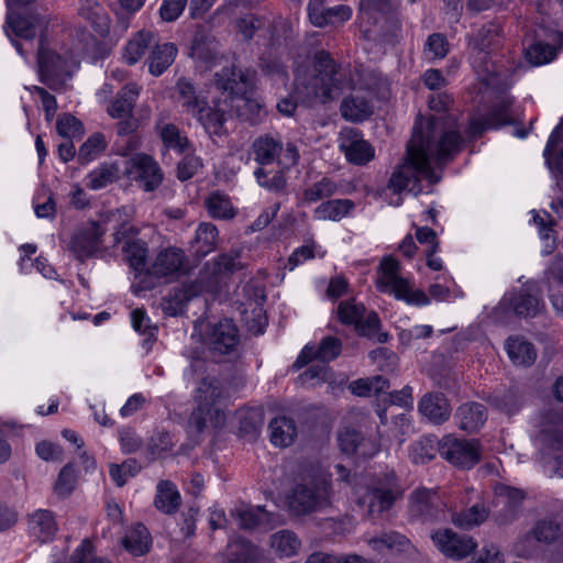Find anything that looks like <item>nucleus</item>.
<instances>
[{
    "instance_id": "f257e3e1",
    "label": "nucleus",
    "mask_w": 563,
    "mask_h": 563,
    "mask_svg": "<svg viewBox=\"0 0 563 563\" xmlns=\"http://www.w3.org/2000/svg\"><path fill=\"white\" fill-rule=\"evenodd\" d=\"M462 136L456 130L444 131L440 120L431 117H418L412 136L407 144V159L390 176L388 188L394 194L408 191L418 196L422 192L421 179L430 185L440 181L435 175L431 161L438 165L443 164L446 157L459 152Z\"/></svg>"
},
{
    "instance_id": "f03ea898",
    "label": "nucleus",
    "mask_w": 563,
    "mask_h": 563,
    "mask_svg": "<svg viewBox=\"0 0 563 563\" xmlns=\"http://www.w3.org/2000/svg\"><path fill=\"white\" fill-rule=\"evenodd\" d=\"M312 66L314 75L307 81L298 82L294 96L277 102L276 108L283 115L291 117L299 101L325 103L338 98L346 87L352 90L361 88L353 79L346 80V73L324 49L316 52Z\"/></svg>"
},
{
    "instance_id": "7ed1b4c3",
    "label": "nucleus",
    "mask_w": 563,
    "mask_h": 563,
    "mask_svg": "<svg viewBox=\"0 0 563 563\" xmlns=\"http://www.w3.org/2000/svg\"><path fill=\"white\" fill-rule=\"evenodd\" d=\"M332 475L320 466L303 471L287 495L289 511L295 517L322 512L332 506Z\"/></svg>"
},
{
    "instance_id": "20e7f679",
    "label": "nucleus",
    "mask_w": 563,
    "mask_h": 563,
    "mask_svg": "<svg viewBox=\"0 0 563 563\" xmlns=\"http://www.w3.org/2000/svg\"><path fill=\"white\" fill-rule=\"evenodd\" d=\"M399 262L391 256L382 260L379 275L376 280L378 291L391 294L396 299L404 300L409 305H428L430 299L426 292L420 289H412L409 280L399 275Z\"/></svg>"
},
{
    "instance_id": "39448f33",
    "label": "nucleus",
    "mask_w": 563,
    "mask_h": 563,
    "mask_svg": "<svg viewBox=\"0 0 563 563\" xmlns=\"http://www.w3.org/2000/svg\"><path fill=\"white\" fill-rule=\"evenodd\" d=\"M119 211H107L98 221H91L79 229L69 242V251L80 262L95 256L102 249V236L107 232L106 225L111 220H118Z\"/></svg>"
},
{
    "instance_id": "423d86ee",
    "label": "nucleus",
    "mask_w": 563,
    "mask_h": 563,
    "mask_svg": "<svg viewBox=\"0 0 563 563\" xmlns=\"http://www.w3.org/2000/svg\"><path fill=\"white\" fill-rule=\"evenodd\" d=\"M338 316L342 323L353 324L356 332L368 339H374L380 343L387 342L389 335L386 332H379L380 320L375 311L366 310L363 303L353 300L341 301L338 306Z\"/></svg>"
},
{
    "instance_id": "0eeeda50",
    "label": "nucleus",
    "mask_w": 563,
    "mask_h": 563,
    "mask_svg": "<svg viewBox=\"0 0 563 563\" xmlns=\"http://www.w3.org/2000/svg\"><path fill=\"white\" fill-rule=\"evenodd\" d=\"M37 65L41 81L52 90L64 89L71 77L69 62L45 48L42 42L37 53Z\"/></svg>"
},
{
    "instance_id": "6e6552de",
    "label": "nucleus",
    "mask_w": 563,
    "mask_h": 563,
    "mask_svg": "<svg viewBox=\"0 0 563 563\" xmlns=\"http://www.w3.org/2000/svg\"><path fill=\"white\" fill-rule=\"evenodd\" d=\"M410 514L423 522L445 521L449 508L437 489L418 488L410 497Z\"/></svg>"
},
{
    "instance_id": "1a4fd4ad",
    "label": "nucleus",
    "mask_w": 563,
    "mask_h": 563,
    "mask_svg": "<svg viewBox=\"0 0 563 563\" xmlns=\"http://www.w3.org/2000/svg\"><path fill=\"white\" fill-rule=\"evenodd\" d=\"M500 32L501 27L498 23L489 22L483 25L476 35V47L478 52L473 59V68L486 86L493 85L496 76L494 64L487 60L486 49L499 43Z\"/></svg>"
},
{
    "instance_id": "9d476101",
    "label": "nucleus",
    "mask_w": 563,
    "mask_h": 563,
    "mask_svg": "<svg viewBox=\"0 0 563 563\" xmlns=\"http://www.w3.org/2000/svg\"><path fill=\"white\" fill-rule=\"evenodd\" d=\"M439 454L461 468H472L481 460L477 440L459 439L453 435H446L439 441Z\"/></svg>"
},
{
    "instance_id": "9b49d317",
    "label": "nucleus",
    "mask_w": 563,
    "mask_h": 563,
    "mask_svg": "<svg viewBox=\"0 0 563 563\" xmlns=\"http://www.w3.org/2000/svg\"><path fill=\"white\" fill-rule=\"evenodd\" d=\"M128 175L145 191H154L164 179L158 163L150 155L135 154L129 161Z\"/></svg>"
},
{
    "instance_id": "f8f14e48",
    "label": "nucleus",
    "mask_w": 563,
    "mask_h": 563,
    "mask_svg": "<svg viewBox=\"0 0 563 563\" xmlns=\"http://www.w3.org/2000/svg\"><path fill=\"white\" fill-rule=\"evenodd\" d=\"M236 27L245 40H251L256 32L264 31V36L267 35L271 44L276 45L279 44L282 38H286L290 25L283 19H278L272 23L265 18L246 14L239 19Z\"/></svg>"
},
{
    "instance_id": "ddd939ff",
    "label": "nucleus",
    "mask_w": 563,
    "mask_h": 563,
    "mask_svg": "<svg viewBox=\"0 0 563 563\" xmlns=\"http://www.w3.org/2000/svg\"><path fill=\"white\" fill-rule=\"evenodd\" d=\"M431 539L441 553L455 560L468 556L477 548L472 537L460 534L449 528L437 530L431 534Z\"/></svg>"
},
{
    "instance_id": "4468645a",
    "label": "nucleus",
    "mask_w": 563,
    "mask_h": 563,
    "mask_svg": "<svg viewBox=\"0 0 563 563\" xmlns=\"http://www.w3.org/2000/svg\"><path fill=\"white\" fill-rule=\"evenodd\" d=\"M255 80V71L249 68L241 69L235 65L223 67L216 74V86L223 92L235 98L246 95L252 89Z\"/></svg>"
},
{
    "instance_id": "2eb2a0df",
    "label": "nucleus",
    "mask_w": 563,
    "mask_h": 563,
    "mask_svg": "<svg viewBox=\"0 0 563 563\" xmlns=\"http://www.w3.org/2000/svg\"><path fill=\"white\" fill-rule=\"evenodd\" d=\"M511 100L504 98L496 103L484 118H474L470 122L467 133L471 137H479L487 129H499L510 124L511 119Z\"/></svg>"
},
{
    "instance_id": "dca6fc26",
    "label": "nucleus",
    "mask_w": 563,
    "mask_h": 563,
    "mask_svg": "<svg viewBox=\"0 0 563 563\" xmlns=\"http://www.w3.org/2000/svg\"><path fill=\"white\" fill-rule=\"evenodd\" d=\"M174 100L181 111L194 118L208 104L207 97L187 78H179L174 88Z\"/></svg>"
},
{
    "instance_id": "f3484780",
    "label": "nucleus",
    "mask_w": 563,
    "mask_h": 563,
    "mask_svg": "<svg viewBox=\"0 0 563 563\" xmlns=\"http://www.w3.org/2000/svg\"><path fill=\"white\" fill-rule=\"evenodd\" d=\"M340 148L346 159L355 165H364L374 157L373 146L356 129H346L341 133Z\"/></svg>"
},
{
    "instance_id": "a211bd4d",
    "label": "nucleus",
    "mask_w": 563,
    "mask_h": 563,
    "mask_svg": "<svg viewBox=\"0 0 563 563\" xmlns=\"http://www.w3.org/2000/svg\"><path fill=\"white\" fill-rule=\"evenodd\" d=\"M26 523L30 537L41 544L52 542L58 531L55 514L49 509H37L29 514Z\"/></svg>"
},
{
    "instance_id": "6ab92c4d",
    "label": "nucleus",
    "mask_w": 563,
    "mask_h": 563,
    "mask_svg": "<svg viewBox=\"0 0 563 563\" xmlns=\"http://www.w3.org/2000/svg\"><path fill=\"white\" fill-rule=\"evenodd\" d=\"M342 351V342L334 336L323 338L318 345H306L299 356L297 357L294 366L302 367L313 360L328 363L335 360Z\"/></svg>"
},
{
    "instance_id": "aec40b11",
    "label": "nucleus",
    "mask_w": 563,
    "mask_h": 563,
    "mask_svg": "<svg viewBox=\"0 0 563 563\" xmlns=\"http://www.w3.org/2000/svg\"><path fill=\"white\" fill-rule=\"evenodd\" d=\"M240 342L239 331L230 319L220 320L211 328L210 347L220 354H230Z\"/></svg>"
},
{
    "instance_id": "412c9836",
    "label": "nucleus",
    "mask_w": 563,
    "mask_h": 563,
    "mask_svg": "<svg viewBox=\"0 0 563 563\" xmlns=\"http://www.w3.org/2000/svg\"><path fill=\"white\" fill-rule=\"evenodd\" d=\"M338 440L342 452L349 455L369 457L378 452L376 440L365 438L355 429L346 428L339 433Z\"/></svg>"
},
{
    "instance_id": "4be33fe9",
    "label": "nucleus",
    "mask_w": 563,
    "mask_h": 563,
    "mask_svg": "<svg viewBox=\"0 0 563 563\" xmlns=\"http://www.w3.org/2000/svg\"><path fill=\"white\" fill-rule=\"evenodd\" d=\"M419 412L435 424H441L451 417L452 408L442 393H428L418 402Z\"/></svg>"
},
{
    "instance_id": "5701e85b",
    "label": "nucleus",
    "mask_w": 563,
    "mask_h": 563,
    "mask_svg": "<svg viewBox=\"0 0 563 563\" xmlns=\"http://www.w3.org/2000/svg\"><path fill=\"white\" fill-rule=\"evenodd\" d=\"M185 263V253L181 249L169 246L162 249L155 257L151 273L157 277L172 276L179 273Z\"/></svg>"
},
{
    "instance_id": "b1692460",
    "label": "nucleus",
    "mask_w": 563,
    "mask_h": 563,
    "mask_svg": "<svg viewBox=\"0 0 563 563\" xmlns=\"http://www.w3.org/2000/svg\"><path fill=\"white\" fill-rule=\"evenodd\" d=\"M455 419L461 430L473 433L484 426L487 419V410L483 404L465 402L457 408Z\"/></svg>"
},
{
    "instance_id": "393cba45",
    "label": "nucleus",
    "mask_w": 563,
    "mask_h": 563,
    "mask_svg": "<svg viewBox=\"0 0 563 563\" xmlns=\"http://www.w3.org/2000/svg\"><path fill=\"white\" fill-rule=\"evenodd\" d=\"M225 397L223 384L217 377L202 378L195 391V401L199 408L218 409L217 405Z\"/></svg>"
},
{
    "instance_id": "a878e982",
    "label": "nucleus",
    "mask_w": 563,
    "mask_h": 563,
    "mask_svg": "<svg viewBox=\"0 0 563 563\" xmlns=\"http://www.w3.org/2000/svg\"><path fill=\"white\" fill-rule=\"evenodd\" d=\"M227 563H260L263 553L257 545L243 538L229 541L225 551Z\"/></svg>"
},
{
    "instance_id": "bb28decb",
    "label": "nucleus",
    "mask_w": 563,
    "mask_h": 563,
    "mask_svg": "<svg viewBox=\"0 0 563 563\" xmlns=\"http://www.w3.org/2000/svg\"><path fill=\"white\" fill-rule=\"evenodd\" d=\"M541 442L547 455L556 462V472L563 476V423L553 428L544 427L541 431Z\"/></svg>"
},
{
    "instance_id": "cd10ccee",
    "label": "nucleus",
    "mask_w": 563,
    "mask_h": 563,
    "mask_svg": "<svg viewBox=\"0 0 563 563\" xmlns=\"http://www.w3.org/2000/svg\"><path fill=\"white\" fill-rule=\"evenodd\" d=\"M369 547L384 556H394L407 552L411 548L409 539L405 536L390 531L377 538L368 540Z\"/></svg>"
},
{
    "instance_id": "c85d7f7f",
    "label": "nucleus",
    "mask_w": 563,
    "mask_h": 563,
    "mask_svg": "<svg viewBox=\"0 0 563 563\" xmlns=\"http://www.w3.org/2000/svg\"><path fill=\"white\" fill-rule=\"evenodd\" d=\"M140 95V87L130 82L125 85L111 101L108 113L111 118H125L133 113V108Z\"/></svg>"
},
{
    "instance_id": "c756f323",
    "label": "nucleus",
    "mask_w": 563,
    "mask_h": 563,
    "mask_svg": "<svg viewBox=\"0 0 563 563\" xmlns=\"http://www.w3.org/2000/svg\"><path fill=\"white\" fill-rule=\"evenodd\" d=\"M181 504V496L176 485L167 479H162L156 486L154 506L166 515H174Z\"/></svg>"
},
{
    "instance_id": "7c9ffc66",
    "label": "nucleus",
    "mask_w": 563,
    "mask_h": 563,
    "mask_svg": "<svg viewBox=\"0 0 563 563\" xmlns=\"http://www.w3.org/2000/svg\"><path fill=\"white\" fill-rule=\"evenodd\" d=\"M556 44H550L541 40L534 41L526 48L527 60L534 66H540L552 62L563 45V33H558L553 38Z\"/></svg>"
},
{
    "instance_id": "2f4dec72",
    "label": "nucleus",
    "mask_w": 563,
    "mask_h": 563,
    "mask_svg": "<svg viewBox=\"0 0 563 563\" xmlns=\"http://www.w3.org/2000/svg\"><path fill=\"white\" fill-rule=\"evenodd\" d=\"M355 205L350 199H333L321 202L312 213V218L317 221H334L338 222L349 216Z\"/></svg>"
},
{
    "instance_id": "473e14b6",
    "label": "nucleus",
    "mask_w": 563,
    "mask_h": 563,
    "mask_svg": "<svg viewBox=\"0 0 563 563\" xmlns=\"http://www.w3.org/2000/svg\"><path fill=\"white\" fill-rule=\"evenodd\" d=\"M242 268L243 264L240 261V252L235 250L220 254L214 257L211 263L207 264V269L216 283H219L221 278L228 277Z\"/></svg>"
},
{
    "instance_id": "72a5a7b5",
    "label": "nucleus",
    "mask_w": 563,
    "mask_h": 563,
    "mask_svg": "<svg viewBox=\"0 0 563 563\" xmlns=\"http://www.w3.org/2000/svg\"><path fill=\"white\" fill-rule=\"evenodd\" d=\"M219 44L202 29L196 30L190 47V56L203 63H211L218 55Z\"/></svg>"
},
{
    "instance_id": "f704fd0d",
    "label": "nucleus",
    "mask_w": 563,
    "mask_h": 563,
    "mask_svg": "<svg viewBox=\"0 0 563 563\" xmlns=\"http://www.w3.org/2000/svg\"><path fill=\"white\" fill-rule=\"evenodd\" d=\"M240 421V434L254 441L261 433L264 426V410L261 407L244 408L238 412Z\"/></svg>"
},
{
    "instance_id": "c9c22d12",
    "label": "nucleus",
    "mask_w": 563,
    "mask_h": 563,
    "mask_svg": "<svg viewBox=\"0 0 563 563\" xmlns=\"http://www.w3.org/2000/svg\"><path fill=\"white\" fill-rule=\"evenodd\" d=\"M393 10L391 0H360V13L362 26H364V33L368 36L373 33L369 27L371 24L375 25L378 21L376 13L386 14Z\"/></svg>"
},
{
    "instance_id": "e433bc0d",
    "label": "nucleus",
    "mask_w": 563,
    "mask_h": 563,
    "mask_svg": "<svg viewBox=\"0 0 563 563\" xmlns=\"http://www.w3.org/2000/svg\"><path fill=\"white\" fill-rule=\"evenodd\" d=\"M255 161L264 167L271 165L283 152V144L279 139L271 135H262L257 137L253 145Z\"/></svg>"
},
{
    "instance_id": "4c0bfd02",
    "label": "nucleus",
    "mask_w": 563,
    "mask_h": 563,
    "mask_svg": "<svg viewBox=\"0 0 563 563\" xmlns=\"http://www.w3.org/2000/svg\"><path fill=\"white\" fill-rule=\"evenodd\" d=\"M399 496V492L395 487H375L365 497L368 504V512L372 517L379 515L391 508Z\"/></svg>"
},
{
    "instance_id": "58836bf2",
    "label": "nucleus",
    "mask_w": 563,
    "mask_h": 563,
    "mask_svg": "<svg viewBox=\"0 0 563 563\" xmlns=\"http://www.w3.org/2000/svg\"><path fill=\"white\" fill-rule=\"evenodd\" d=\"M271 431V442L275 446L286 448L292 444L296 437V424L288 417H277L273 419L268 427Z\"/></svg>"
},
{
    "instance_id": "ea45409f",
    "label": "nucleus",
    "mask_w": 563,
    "mask_h": 563,
    "mask_svg": "<svg viewBox=\"0 0 563 563\" xmlns=\"http://www.w3.org/2000/svg\"><path fill=\"white\" fill-rule=\"evenodd\" d=\"M339 191L338 184L329 178L322 177L320 180L307 186L301 195L300 205L309 206L317 201L330 198Z\"/></svg>"
},
{
    "instance_id": "a19ab883",
    "label": "nucleus",
    "mask_w": 563,
    "mask_h": 563,
    "mask_svg": "<svg viewBox=\"0 0 563 563\" xmlns=\"http://www.w3.org/2000/svg\"><path fill=\"white\" fill-rule=\"evenodd\" d=\"M231 516L236 520L239 527L244 530H252L269 520L268 512L263 507L241 506L231 510Z\"/></svg>"
},
{
    "instance_id": "79ce46f5",
    "label": "nucleus",
    "mask_w": 563,
    "mask_h": 563,
    "mask_svg": "<svg viewBox=\"0 0 563 563\" xmlns=\"http://www.w3.org/2000/svg\"><path fill=\"white\" fill-rule=\"evenodd\" d=\"M78 14L98 32L108 27L107 12L98 0H79Z\"/></svg>"
},
{
    "instance_id": "37998d69",
    "label": "nucleus",
    "mask_w": 563,
    "mask_h": 563,
    "mask_svg": "<svg viewBox=\"0 0 563 563\" xmlns=\"http://www.w3.org/2000/svg\"><path fill=\"white\" fill-rule=\"evenodd\" d=\"M506 349L510 360L518 365H531L537 358L533 344L522 338H509Z\"/></svg>"
},
{
    "instance_id": "c03bdc74",
    "label": "nucleus",
    "mask_w": 563,
    "mask_h": 563,
    "mask_svg": "<svg viewBox=\"0 0 563 563\" xmlns=\"http://www.w3.org/2000/svg\"><path fill=\"white\" fill-rule=\"evenodd\" d=\"M177 47L173 43L156 45L150 56V73L154 76L162 75L174 62Z\"/></svg>"
},
{
    "instance_id": "a18cd8bd",
    "label": "nucleus",
    "mask_w": 563,
    "mask_h": 563,
    "mask_svg": "<svg viewBox=\"0 0 563 563\" xmlns=\"http://www.w3.org/2000/svg\"><path fill=\"white\" fill-rule=\"evenodd\" d=\"M525 498L520 489L512 487H504L500 489L497 503L504 506L505 514L499 517L501 523H507L514 520Z\"/></svg>"
},
{
    "instance_id": "49530a36",
    "label": "nucleus",
    "mask_w": 563,
    "mask_h": 563,
    "mask_svg": "<svg viewBox=\"0 0 563 563\" xmlns=\"http://www.w3.org/2000/svg\"><path fill=\"white\" fill-rule=\"evenodd\" d=\"M340 110L342 117L352 122L363 121L372 114L369 102L365 98L358 96L344 98Z\"/></svg>"
},
{
    "instance_id": "de8ad7c7",
    "label": "nucleus",
    "mask_w": 563,
    "mask_h": 563,
    "mask_svg": "<svg viewBox=\"0 0 563 563\" xmlns=\"http://www.w3.org/2000/svg\"><path fill=\"white\" fill-rule=\"evenodd\" d=\"M218 243V229L209 222L200 223L196 230L195 252L199 257H205L214 251Z\"/></svg>"
},
{
    "instance_id": "09e8293b",
    "label": "nucleus",
    "mask_w": 563,
    "mask_h": 563,
    "mask_svg": "<svg viewBox=\"0 0 563 563\" xmlns=\"http://www.w3.org/2000/svg\"><path fill=\"white\" fill-rule=\"evenodd\" d=\"M123 253L130 267L135 272H143L146 268L147 244L141 239H131L124 243Z\"/></svg>"
},
{
    "instance_id": "8fccbe9b",
    "label": "nucleus",
    "mask_w": 563,
    "mask_h": 563,
    "mask_svg": "<svg viewBox=\"0 0 563 563\" xmlns=\"http://www.w3.org/2000/svg\"><path fill=\"white\" fill-rule=\"evenodd\" d=\"M126 551L135 556L144 555L150 550V533L146 527L137 523L122 540Z\"/></svg>"
},
{
    "instance_id": "3c124183",
    "label": "nucleus",
    "mask_w": 563,
    "mask_h": 563,
    "mask_svg": "<svg viewBox=\"0 0 563 563\" xmlns=\"http://www.w3.org/2000/svg\"><path fill=\"white\" fill-rule=\"evenodd\" d=\"M271 547L279 556L289 558L298 553L301 542L294 531L280 530L272 534Z\"/></svg>"
},
{
    "instance_id": "603ef678",
    "label": "nucleus",
    "mask_w": 563,
    "mask_h": 563,
    "mask_svg": "<svg viewBox=\"0 0 563 563\" xmlns=\"http://www.w3.org/2000/svg\"><path fill=\"white\" fill-rule=\"evenodd\" d=\"M205 206L209 216L213 219L228 220L235 216V210L229 196L220 191L211 192L207 197Z\"/></svg>"
},
{
    "instance_id": "864d4df0",
    "label": "nucleus",
    "mask_w": 563,
    "mask_h": 563,
    "mask_svg": "<svg viewBox=\"0 0 563 563\" xmlns=\"http://www.w3.org/2000/svg\"><path fill=\"white\" fill-rule=\"evenodd\" d=\"M155 35L151 32L140 31L130 40L124 49V59L129 65L137 63L145 54L150 44L154 42Z\"/></svg>"
},
{
    "instance_id": "5fc2aeb1",
    "label": "nucleus",
    "mask_w": 563,
    "mask_h": 563,
    "mask_svg": "<svg viewBox=\"0 0 563 563\" xmlns=\"http://www.w3.org/2000/svg\"><path fill=\"white\" fill-rule=\"evenodd\" d=\"M235 101L234 107L240 120L249 122L251 125H256L262 121L263 107L256 99L242 95L235 98Z\"/></svg>"
},
{
    "instance_id": "6e6d98bb",
    "label": "nucleus",
    "mask_w": 563,
    "mask_h": 563,
    "mask_svg": "<svg viewBox=\"0 0 563 563\" xmlns=\"http://www.w3.org/2000/svg\"><path fill=\"white\" fill-rule=\"evenodd\" d=\"M32 20L29 14H22L8 10L7 13V27L5 32L9 34V30L19 37L32 40L35 37V31L32 26Z\"/></svg>"
},
{
    "instance_id": "4d7b16f0",
    "label": "nucleus",
    "mask_w": 563,
    "mask_h": 563,
    "mask_svg": "<svg viewBox=\"0 0 563 563\" xmlns=\"http://www.w3.org/2000/svg\"><path fill=\"white\" fill-rule=\"evenodd\" d=\"M439 452V442L433 437H422L410 450V457L416 464H426L433 460Z\"/></svg>"
},
{
    "instance_id": "13d9d810",
    "label": "nucleus",
    "mask_w": 563,
    "mask_h": 563,
    "mask_svg": "<svg viewBox=\"0 0 563 563\" xmlns=\"http://www.w3.org/2000/svg\"><path fill=\"white\" fill-rule=\"evenodd\" d=\"M510 307L518 316L534 317L540 311L541 302L536 296L521 290L510 297Z\"/></svg>"
},
{
    "instance_id": "bf43d9fd",
    "label": "nucleus",
    "mask_w": 563,
    "mask_h": 563,
    "mask_svg": "<svg viewBox=\"0 0 563 563\" xmlns=\"http://www.w3.org/2000/svg\"><path fill=\"white\" fill-rule=\"evenodd\" d=\"M202 124L209 134L220 135L223 133L225 113L218 108H211L209 103L201 113L195 117Z\"/></svg>"
},
{
    "instance_id": "052dcab7",
    "label": "nucleus",
    "mask_w": 563,
    "mask_h": 563,
    "mask_svg": "<svg viewBox=\"0 0 563 563\" xmlns=\"http://www.w3.org/2000/svg\"><path fill=\"white\" fill-rule=\"evenodd\" d=\"M254 176L258 185L273 192H282L285 190L287 180L282 169L268 170L265 167H258L254 172Z\"/></svg>"
},
{
    "instance_id": "680f3d73",
    "label": "nucleus",
    "mask_w": 563,
    "mask_h": 563,
    "mask_svg": "<svg viewBox=\"0 0 563 563\" xmlns=\"http://www.w3.org/2000/svg\"><path fill=\"white\" fill-rule=\"evenodd\" d=\"M191 287L192 286H189L185 289H173L168 296L164 298L162 303L164 313L172 317L181 314L186 308L187 301L190 300L191 296L194 295L190 291Z\"/></svg>"
},
{
    "instance_id": "e2e57ef3",
    "label": "nucleus",
    "mask_w": 563,
    "mask_h": 563,
    "mask_svg": "<svg viewBox=\"0 0 563 563\" xmlns=\"http://www.w3.org/2000/svg\"><path fill=\"white\" fill-rule=\"evenodd\" d=\"M216 420L214 424L219 426L224 420V415L220 409L197 408L191 412L188 426L191 431L201 433L207 427V419Z\"/></svg>"
},
{
    "instance_id": "0e129e2a",
    "label": "nucleus",
    "mask_w": 563,
    "mask_h": 563,
    "mask_svg": "<svg viewBox=\"0 0 563 563\" xmlns=\"http://www.w3.org/2000/svg\"><path fill=\"white\" fill-rule=\"evenodd\" d=\"M488 517V510L484 505L475 504L471 508L452 516L455 526L462 529H470L483 523Z\"/></svg>"
},
{
    "instance_id": "69168bd1",
    "label": "nucleus",
    "mask_w": 563,
    "mask_h": 563,
    "mask_svg": "<svg viewBox=\"0 0 563 563\" xmlns=\"http://www.w3.org/2000/svg\"><path fill=\"white\" fill-rule=\"evenodd\" d=\"M159 135L166 148L174 150L179 154L184 153L189 145L187 136L175 124H164Z\"/></svg>"
},
{
    "instance_id": "338daca9",
    "label": "nucleus",
    "mask_w": 563,
    "mask_h": 563,
    "mask_svg": "<svg viewBox=\"0 0 563 563\" xmlns=\"http://www.w3.org/2000/svg\"><path fill=\"white\" fill-rule=\"evenodd\" d=\"M531 534L533 538L542 543L551 544L562 537V528L554 520L542 519L537 521Z\"/></svg>"
},
{
    "instance_id": "774afa93",
    "label": "nucleus",
    "mask_w": 563,
    "mask_h": 563,
    "mask_svg": "<svg viewBox=\"0 0 563 563\" xmlns=\"http://www.w3.org/2000/svg\"><path fill=\"white\" fill-rule=\"evenodd\" d=\"M563 131V120L561 123L552 131L547 146L544 148L543 155L545 161L551 169H555L559 173L563 174V148L555 155L552 156V151L558 146L560 142V133Z\"/></svg>"
}]
</instances>
